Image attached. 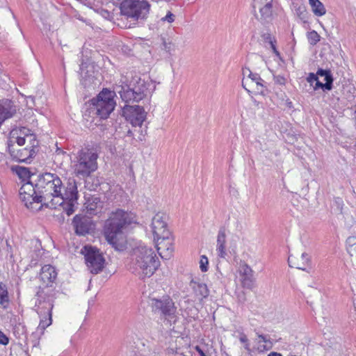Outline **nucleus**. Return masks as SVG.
<instances>
[{"mask_svg": "<svg viewBox=\"0 0 356 356\" xmlns=\"http://www.w3.org/2000/svg\"><path fill=\"white\" fill-rule=\"evenodd\" d=\"M64 186L58 175L44 172L38 176L34 182L24 183L19 191L21 200L30 209H34L33 203H41L40 208L45 207L56 209L63 203L61 197Z\"/></svg>", "mask_w": 356, "mask_h": 356, "instance_id": "1", "label": "nucleus"}, {"mask_svg": "<svg viewBox=\"0 0 356 356\" xmlns=\"http://www.w3.org/2000/svg\"><path fill=\"white\" fill-rule=\"evenodd\" d=\"M134 213L121 209L112 211L105 220L102 233L109 245H123L131 224L136 222Z\"/></svg>", "mask_w": 356, "mask_h": 356, "instance_id": "2", "label": "nucleus"}, {"mask_svg": "<svg viewBox=\"0 0 356 356\" xmlns=\"http://www.w3.org/2000/svg\"><path fill=\"white\" fill-rule=\"evenodd\" d=\"M120 252H127L132 259H136V265L145 277H150L160 266V261L152 247L147 246H113Z\"/></svg>", "mask_w": 356, "mask_h": 356, "instance_id": "3", "label": "nucleus"}, {"mask_svg": "<svg viewBox=\"0 0 356 356\" xmlns=\"http://www.w3.org/2000/svg\"><path fill=\"white\" fill-rule=\"evenodd\" d=\"M56 293L54 290L49 293L42 289L36 293L35 296L38 297V299L35 305L38 307V314L40 317L38 330H40L42 334L52 323V309L54 300L56 298Z\"/></svg>", "mask_w": 356, "mask_h": 356, "instance_id": "4", "label": "nucleus"}, {"mask_svg": "<svg viewBox=\"0 0 356 356\" xmlns=\"http://www.w3.org/2000/svg\"><path fill=\"white\" fill-rule=\"evenodd\" d=\"M115 96L114 91L104 88L96 98L90 101L88 108L90 114L101 119H106L115 107Z\"/></svg>", "mask_w": 356, "mask_h": 356, "instance_id": "5", "label": "nucleus"}, {"mask_svg": "<svg viewBox=\"0 0 356 356\" xmlns=\"http://www.w3.org/2000/svg\"><path fill=\"white\" fill-rule=\"evenodd\" d=\"M149 86L145 80L134 78L129 84L120 86L118 92L125 103H137L147 96Z\"/></svg>", "mask_w": 356, "mask_h": 356, "instance_id": "6", "label": "nucleus"}, {"mask_svg": "<svg viewBox=\"0 0 356 356\" xmlns=\"http://www.w3.org/2000/svg\"><path fill=\"white\" fill-rule=\"evenodd\" d=\"M98 155L92 149L85 148L78 152L74 164V173L82 178L89 177L97 169Z\"/></svg>", "mask_w": 356, "mask_h": 356, "instance_id": "7", "label": "nucleus"}, {"mask_svg": "<svg viewBox=\"0 0 356 356\" xmlns=\"http://www.w3.org/2000/svg\"><path fill=\"white\" fill-rule=\"evenodd\" d=\"M168 217L165 213H157L152 220L151 229L153 234V241L156 245L165 243L173 245L174 236L168 229L167 220Z\"/></svg>", "mask_w": 356, "mask_h": 356, "instance_id": "8", "label": "nucleus"}, {"mask_svg": "<svg viewBox=\"0 0 356 356\" xmlns=\"http://www.w3.org/2000/svg\"><path fill=\"white\" fill-rule=\"evenodd\" d=\"M150 4L146 0H122L120 4V14L134 21L147 19Z\"/></svg>", "mask_w": 356, "mask_h": 356, "instance_id": "9", "label": "nucleus"}, {"mask_svg": "<svg viewBox=\"0 0 356 356\" xmlns=\"http://www.w3.org/2000/svg\"><path fill=\"white\" fill-rule=\"evenodd\" d=\"M80 253L84 256L85 264L92 274L103 271L106 266L104 254L97 246H83Z\"/></svg>", "mask_w": 356, "mask_h": 356, "instance_id": "10", "label": "nucleus"}, {"mask_svg": "<svg viewBox=\"0 0 356 356\" xmlns=\"http://www.w3.org/2000/svg\"><path fill=\"white\" fill-rule=\"evenodd\" d=\"M151 307L154 314L168 321H171L176 316L177 307L173 300L168 295L152 298Z\"/></svg>", "mask_w": 356, "mask_h": 356, "instance_id": "11", "label": "nucleus"}, {"mask_svg": "<svg viewBox=\"0 0 356 356\" xmlns=\"http://www.w3.org/2000/svg\"><path fill=\"white\" fill-rule=\"evenodd\" d=\"M63 203L59 207H62L63 211L70 216L75 211L79 193L76 181L73 178H70L67 182L64 192L61 196Z\"/></svg>", "mask_w": 356, "mask_h": 356, "instance_id": "12", "label": "nucleus"}, {"mask_svg": "<svg viewBox=\"0 0 356 356\" xmlns=\"http://www.w3.org/2000/svg\"><path fill=\"white\" fill-rule=\"evenodd\" d=\"M122 115L129 122L133 127H138V131H141L143 136V124L146 119L147 113L143 106L135 105H125L122 108Z\"/></svg>", "mask_w": 356, "mask_h": 356, "instance_id": "13", "label": "nucleus"}, {"mask_svg": "<svg viewBox=\"0 0 356 356\" xmlns=\"http://www.w3.org/2000/svg\"><path fill=\"white\" fill-rule=\"evenodd\" d=\"M250 77L243 78L242 81V86L248 91L252 92L250 90H254L257 94L266 95L268 92L267 86L265 85L266 82L261 78L260 75L257 73H250Z\"/></svg>", "mask_w": 356, "mask_h": 356, "instance_id": "14", "label": "nucleus"}, {"mask_svg": "<svg viewBox=\"0 0 356 356\" xmlns=\"http://www.w3.org/2000/svg\"><path fill=\"white\" fill-rule=\"evenodd\" d=\"M75 233L79 236H86L95 229V224L90 218L85 215H76L72 220Z\"/></svg>", "mask_w": 356, "mask_h": 356, "instance_id": "15", "label": "nucleus"}, {"mask_svg": "<svg viewBox=\"0 0 356 356\" xmlns=\"http://www.w3.org/2000/svg\"><path fill=\"white\" fill-rule=\"evenodd\" d=\"M17 106L15 102L9 99L0 100V127L8 119L13 118L17 113Z\"/></svg>", "mask_w": 356, "mask_h": 356, "instance_id": "16", "label": "nucleus"}, {"mask_svg": "<svg viewBox=\"0 0 356 356\" xmlns=\"http://www.w3.org/2000/svg\"><path fill=\"white\" fill-rule=\"evenodd\" d=\"M254 272L250 266L245 263H242L239 266V274L241 277L243 287L251 289L254 287L255 278Z\"/></svg>", "mask_w": 356, "mask_h": 356, "instance_id": "17", "label": "nucleus"}, {"mask_svg": "<svg viewBox=\"0 0 356 356\" xmlns=\"http://www.w3.org/2000/svg\"><path fill=\"white\" fill-rule=\"evenodd\" d=\"M316 74L318 76H324V80L325 83H323L320 81H317V82L315 83L314 89L316 90L321 88L323 91L331 90L332 89L334 81L331 71L330 70H324L322 68H319L316 72Z\"/></svg>", "mask_w": 356, "mask_h": 356, "instance_id": "18", "label": "nucleus"}, {"mask_svg": "<svg viewBox=\"0 0 356 356\" xmlns=\"http://www.w3.org/2000/svg\"><path fill=\"white\" fill-rule=\"evenodd\" d=\"M8 152L10 155L19 162H26L28 159L35 156L37 150L34 149L24 148L18 149L16 152L13 149V145L8 144Z\"/></svg>", "mask_w": 356, "mask_h": 356, "instance_id": "19", "label": "nucleus"}, {"mask_svg": "<svg viewBox=\"0 0 356 356\" xmlns=\"http://www.w3.org/2000/svg\"><path fill=\"white\" fill-rule=\"evenodd\" d=\"M56 268L49 264L42 267L40 273V278L47 287L51 286L57 277Z\"/></svg>", "mask_w": 356, "mask_h": 356, "instance_id": "20", "label": "nucleus"}, {"mask_svg": "<svg viewBox=\"0 0 356 356\" xmlns=\"http://www.w3.org/2000/svg\"><path fill=\"white\" fill-rule=\"evenodd\" d=\"M298 259L299 258L296 255L291 254V252L289 251V255L288 258L289 266L293 267L294 266V267H296L298 269L305 270L306 266H308L310 263V257L307 253L302 252L300 256V259L302 260L301 264L298 262Z\"/></svg>", "mask_w": 356, "mask_h": 356, "instance_id": "21", "label": "nucleus"}, {"mask_svg": "<svg viewBox=\"0 0 356 356\" xmlns=\"http://www.w3.org/2000/svg\"><path fill=\"white\" fill-rule=\"evenodd\" d=\"M86 213L95 216L102 213L103 202L99 197L92 196L87 201Z\"/></svg>", "mask_w": 356, "mask_h": 356, "instance_id": "22", "label": "nucleus"}, {"mask_svg": "<svg viewBox=\"0 0 356 356\" xmlns=\"http://www.w3.org/2000/svg\"><path fill=\"white\" fill-rule=\"evenodd\" d=\"M191 286H192L195 296L200 300H202L209 296V290L208 289L206 284L193 280L191 282Z\"/></svg>", "mask_w": 356, "mask_h": 356, "instance_id": "23", "label": "nucleus"}, {"mask_svg": "<svg viewBox=\"0 0 356 356\" xmlns=\"http://www.w3.org/2000/svg\"><path fill=\"white\" fill-rule=\"evenodd\" d=\"M343 95L346 99L351 104L350 109L353 111V119L356 126V89L353 86H347L343 90Z\"/></svg>", "mask_w": 356, "mask_h": 356, "instance_id": "24", "label": "nucleus"}, {"mask_svg": "<svg viewBox=\"0 0 356 356\" xmlns=\"http://www.w3.org/2000/svg\"><path fill=\"white\" fill-rule=\"evenodd\" d=\"M12 170L18 175L22 181L24 183L31 181L30 179L33 174L31 172L29 168L16 165L12 168Z\"/></svg>", "mask_w": 356, "mask_h": 356, "instance_id": "25", "label": "nucleus"}, {"mask_svg": "<svg viewBox=\"0 0 356 356\" xmlns=\"http://www.w3.org/2000/svg\"><path fill=\"white\" fill-rule=\"evenodd\" d=\"M163 259H170L174 252V246H154L152 248Z\"/></svg>", "mask_w": 356, "mask_h": 356, "instance_id": "26", "label": "nucleus"}, {"mask_svg": "<svg viewBox=\"0 0 356 356\" xmlns=\"http://www.w3.org/2000/svg\"><path fill=\"white\" fill-rule=\"evenodd\" d=\"M9 296L7 286L3 282H0V305L3 309H7L9 305Z\"/></svg>", "mask_w": 356, "mask_h": 356, "instance_id": "27", "label": "nucleus"}, {"mask_svg": "<svg viewBox=\"0 0 356 356\" xmlns=\"http://www.w3.org/2000/svg\"><path fill=\"white\" fill-rule=\"evenodd\" d=\"M309 3L315 15L321 17L326 13L324 5L319 0H309Z\"/></svg>", "mask_w": 356, "mask_h": 356, "instance_id": "28", "label": "nucleus"}, {"mask_svg": "<svg viewBox=\"0 0 356 356\" xmlns=\"http://www.w3.org/2000/svg\"><path fill=\"white\" fill-rule=\"evenodd\" d=\"M261 18L264 20H268L271 18L273 14L272 2L266 3L262 8L259 9Z\"/></svg>", "mask_w": 356, "mask_h": 356, "instance_id": "29", "label": "nucleus"}, {"mask_svg": "<svg viewBox=\"0 0 356 356\" xmlns=\"http://www.w3.org/2000/svg\"><path fill=\"white\" fill-rule=\"evenodd\" d=\"M14 336L18 339L26 338V328L25 325L18 323L16 324L13 330Z\"/></svg>", "mask_w": 356, "mask_h": 356, "instance_id": "30", "label": "nucleus"}, {"mask_svg": "<svg viewBox=\"0 0 356 356\" xmlns=\"http://www.w3.org/2000/svg\"><path fill=\"white\" fill-rule=\"evenodd\" d=\"M136 133H138L139 136L138 137V140L142 141L144 138L145 135L147 134L146 127L143 129V136H141V131H138V127H134L133 129H129L126 134V137L131 138V140H134V136L136 135Z\"/></svg>", "mask_w": 356, "mask_h": 356, "instance_id": "31", "label": "nucleus"}, {"mask_svg": "<svg viewBox=\"0 0 356 356\" xmlns=\"http://www.w3.org/2000/svg\"><path fill=\"white\" fill-rule=\"evenodd\" d=\"M307 38L309 43L314 46L320 41L321 36L316 31L313 30L307 32Z\"/></svg>", "mask_w": 356, "mask_h": 356, "instance_id": "32", "label": "nucleus"}, {"mask_svg": "<svg viewBox=\"0 0 356 356\" xmlns=\"http://www.w3.org/2000/svg\"><path fill=\"white\" fill-rule=\"evenodd\" d=\"M26 141H28L29 143V145H27L28 148L34 149L35 150H37L39 143L38 140L36 139V136L34 134L30 135Z\"/></svg>", "mask_w": 356, "mask_h": 356, "instance_id": "33", "label": "nucleus"}, {"mask_svg": "<svg viewBox=\"0 0 356 356\" xmlns=\"http://www.w3.org/2000/svg\"><path fill=\"white\" fill-rule=\"evenodd\" d=\"M226 229L225 227H220L217 237L218 245H225L226 240Z\"/></svg>", "mask_w": 356, "mask_h": 356, "instance_id": "34", "label": "nucleus"}, {"mask_svg": "<svg viewBox=\"0 0 356 356\" xmlns=\"http://www.w3.org/2000/svg\"><path fill=\"white\" fill-rule=\"evenodd\" d=\"M209 260L205 255H202L200 260V268L202 272H207L208 270Z\"/></svg>", "mask_w": 356, "mask_h": 356, "instance_id": "35", "label": "nucleus"}, {"mask_svg": "<svg viewBox=\"0 0 356 356\" xmlns=\"http://www.w3.org/2000/svg\"><path fill=\"white\" fill-rule=\"evenodd\" d=\"M296 14L300 17V19H301L302 20H303L304 22H306L305 19L307 17V12L306 10L305 7V6H299L298 8H296Z\"/></svg>", "mask_w": 356, "mask_h": 356, "instance_id": "36", "label": "nucleus"}, {"mask_svg": "<svg viewBox=\"0 0 356 356\" xmlns=\"http://www.w3.org/2000/svg\"><path fill=\"white\" fill-rule=\"evenodd\" d=\"M226 248L227 246H218L217 251L218 255L220 257L225 259L226 257L228 255Z\"/></svg>", "mask_w": 356, "mask_h": 356, "instance_id": "37", "label": "nucleus"}, {"mask_svg": "<svg viewBox=\"0 0 356 356\" xmlns=\"http://www.w3.org/2000/svg\"><path fill=\"white\" fill-rule=\"evenodd\" d=\"M19 134L21 135H23L24 137H26L28 139L29 136L31 135L33 133L31 129H27L25 127H22L19 129Z\"/></svg>", "mask_w": 356, "mask_h": 356, "instance_id": "38", "label": "nucleus"}, {"mask_svg": "<svg viewBox=\"0 0 356 356\" xmlns=\"http://www.w3.org/2000/svg\"><path fill=\"white\" fill-rule=\"evenodd\" d=\"M307 81L308 83H309L312 85L314 82L316 83L317 81H319V80H318V77L316 73L314 74V73L311 72L309 74L308 76L307 77Z\"/></svg>", "mask_w": 356, "mask_h": 356, "instance_id": "39", "label": "nucleus"}, {"mask_svg": "<svg viewBox=\"0 0 356 356\" xmlns=\"http://www.w3.org/2000/svg\"><path fill=\"white\" fill-rule=\"evenodd\" d=\"M9 343V338L0 330V344L6 346Z\"/></svg>", "mask_w": 356, "mask_h": 356, "instance_id": "40", "label": "nucleus"}, {"mask_svg": "<svg viewBox=\"0 0 356 356\" xmlns=\"http://www.w3.org/2000/svg\"><path fill=\"white\" fill-rule=\"evenodd\" d=\"M175 15L172 14L170 11H168L165 17H163L161 20L163 22L167 21L169 23H172L175 21Z\"/></svg>", "mask_w": 356, "mask_h": 356, "instance_id": "41", "label": "nucleus"}, {"mask_svg": "<svg viewBox=\"0 0 356 356\" xmlns=\"http://www.w3.org/2000/svg\"><path fill=\"white\" fill-rule=\"evenodd\" d=\"M163 49L169 53L171 51L174 46V44L171 42H166L164 39H163Z\"/></svg>", "mask_w": 356, "mask_h": 356, "instance_id": "42", "label": "nucleus"}, {"mask_svg": "<svg viewBox=\"0 0 356 356\" xmlns=\"http://www.w3.org/2000/svg\"><path fill=\"white\" fill-rule=\"evenodd\" d=\"M274 81L277 84L283 86L286 83V79L283 76L277 75L274 76Z\"/></svg>", "mask_w": 356, "mask_h": 356, "instance_id": "43", "label": "nucleus"}, {"mask_svg": "<svg viewBox=\"0 0 356 356\" xmlns=\"http://www.w3.org/2000/svg\"><path fill=\"white\" fill-rule=\"evenodd\" d=\"M262 38L266 42H269L270 44L274 42L271 38V35L269 33H266L261 35Z\"/></svg>", "mask_w": 356, "mask_h": 356, "instance_id": "44", "label": "nucleus"}, {"mask_svg": "<svg viewBox=\"0 0 356 356\" xmlns=\"http://www.w3.org/2000/svg\"><path fill=\"white\" fill-rule=\"evenodd\" d=\"M26 140H28L26 137L24 136H17L16 138V142L18 145L22 146L25 145Z\"/></svg>", "mask_w": 356, "mask_h": 356, "instance_id": "45", "label": "nucleus"}, {"mask_svg": "<svg viewBox=\"0 0 356 356\" xmlns=\"http://www.w3.org/2000/svg\"><path fill=\"white\" fill-rule=\"evenodd\" d=\"M250 73H252V72H251V70L249 68L245 67V68L243 69V74L244 76V78L250 77V76H249Z\"/></svg>", "mask_w": 356, "mask_h": 356, "instance_id": "46", "label": "nucleus"}, {"mask_svg": "<svg viewBox=\"0 0 356 356\" xmlns=\"http://www.w3.org/2000/svg\"><path fill=\"white\" fill-rule=\"evenodd\" d=\"M275 41L271 42L270 44V47L271 49H273V52L275 53V55L277 56H280V52L277 51V48H276V46L275 44Z\"/></svg>", "mask_w": 356, "mask_h": 356, "instance_id": "47", "label": "nucleus"}, {"mask_svg": "<svg viewBox=\"0 0 356 356\" xmlns=\"http://www.w3.org/2000/svg\"><path fill=\"white\" fill-rule=\"evenodd\" d=\"M347 243H349V245H355L356 244V237H355V236L349 237L347 239Z\"/></svg>", "mask_w": 356, "mask_h": 356, "instance_id": "48", "label": "nucleus"}, {"mask_svg": "<svg viewBox=\"0 0 356 356\" xmlns=\"http://www.w3.org/2000/svg\"><path fill=\"white\" fill-rule=\"evenodd\" d=\"M355 246H348L347 247V252L350 254V255L352 257L353 256V254H356V252L354 250V248Z\"/></svg>", "mask_w": 356, "mask_h": 356, "instance_id": "49", "label": "nucleus"}, {"mask_svg": "<svg viewBox=\"0 0 356 356\" xmlns=\"http://www.w3.org/2000/svg\"><path fill=\"white\" fill-rule=\"evenodd\" d=\"M240 339V341H241V343H247V342L248 341V338H247L246 335H245V334H242L241 335V337H240V339Z\"/></svg>", "mask_w": 356, "mask_h": 356, "instance_id": "50", "label": "nucleus"}, {"mask_svg": "<svg viewBox=\"0 0 356 356\" xmlns=\"http://www.w3.org/2000/svg\"><path fill=\"white\" fill-rule=\"evenodd\" d=\"M194 348L198 353L200 356L205 353L204 351L199 346H195Z\"/></svg>", "mask_w": 356, "mask_h": 356, "instance_id": "51", "label": "nucleus"}, {"mask_svg": "<svg viewBox=\"0 0 356 356\" xmlns=\"http://www.w3.org/2000/svg\"><path fill=\"white\" fill-rule=\"evenodd\" d=\"M257 337L261 339L264 342H267L268 341V339L266 338V336L264 335V334H260L259 333L257 332Z\"/></svg>", "mask_w": 356, "mask_h": 356, "instance_id": "52", "label": "nucleus"}, {"mask_svg": "<svg viewBox=\"0 0 356 356\" xmlns=\"http://www.w3.org/2000/svg\"><path fill=\"white\" fill-rule=\"evenodd\" d=\"M267 356H282V355L277 352H270Z\"/></svg>", "mask_w": 356, "mask_h": 356, "instance_id": "53", "label": "nucleus"}, {"mask_svg": "<svg viewBox=\"0 0 356 356\" xmlns=\"http://www.w3.org/2000/svg\"><path fill=\"white\" fill-rule=\"evenodd\" d=\"M39 345V340L38 339H36L35 341H33V348L37 347Z\"/></svg>", "mask_w": 356, "mask_h": 356, "instance_id": "54", "label": "nucleus"}, {"mask_svg": "<svg viewBox=\"0 0 356 356\" xmlns=\"http://www.w3.org/2000/svg\"><path fill=\"white\" fill-rule=\"evenodd\" d=\"M244 348H245L246 350H250V344H249L248 341L247 343H245V346H244Z\"/></svg>", "mask_w": 356, "mask_h": 356, "instance_id": "55", "label": "nucleus"}, {"mask_svg": "<svg viewBox=\"0 0 356 356\" xmlns=\"http://www.w3.org/2000/svg\"><path fill=\"white\" fill-rule=\"evenodd\" d=\"M254 13H256V6L254 3L252 5Z\"/></svg>", "mask_w": 356, "mask_h": 356, "instance_id": "56", "label": "nucleus"}, {"mask_svg": "<svg viewBox=\"0 0 356 356\" xmlns=\"http://www.w3.org/2000/svg\"><path fill=\"white\" fill-rule=\"evenodd\" d=\"M336 202H337V203H340V202H342V200H341V198L338 197V198H337Z\"/></svg>", "mask_w": 356, "mask_h": 356, "instance_id": "57", "label": "nucleus"}, {"mask_svg": "<svg viewBox=\"0 0 356 356\" xmlns=\"http://www.w3.org/2000/svg\"><path fill=\"white\" fill-rule=\"evenodd\" d=\"M29 99H30L33 102H34V99H35V98H34V97L31 96V97H29Z\"/></svg>", "mask_w": 356, "mask_h": 356, "instance_id": "58", "label": "nucleus"}, {"mask_svg": "<svg viewBox=\"0 0 356 356\" xmlns=\"http://www.w3.org/2000/svg\"><path fill=\"white\" fill-rule=\"evenodd\" d=\"M149 356H161V355L159 354L154 353V354L150 355Z\"/></svg>", "mask_w": 356, "mask_h": 356, "instance_id": "59", "label": "nucleus"}, {"mask_svg": "<svg viewBox=\"0 0 356 356\" xmlns=\"http://www.w3.org/2000/svg\"><path fill=\"white\" fill-rule=\"evenodd\" d=\"M40 251H44V250H43V248H42V246H41V248H40H40H38V252H39V253H40Z\"/></svg>", "mask_w": 356, "mask_h": 356, "instance_id": "60", "label": "nucleus"}, {"mask_svg": "<svg viewBox=\"0 0 356 356\" xmlns=\"http://www.w3.org/2000/svg\"><path fill=\"white\" fill-rule=\"evenodd\" d=\"M287 104H288V106H289V107H291V105H292V103L290 102H289Z\"/></svg>", "mask_w": 356, "mask_h": 356, "instance_id": "61", "label": "nucleus"}, {"mask_svg": "<svg viewBox=\"0 0 356 356\" xmlns=\"http://www.w3.org/2000/svg\"><path fill=\"white\" fill-rule=\"evenodd\" d=\"M200 356H207V355L204 353V354H203V355H202Z\"/></svg>", "mask_w": 356, "mask_h": 356, "instance_id": "62", "label": "nucleus"}, {"mask_svg": "<svg viewBox=\"0 0 356 356\" xmlns=\"http://www.w3.org/2000/svg\"><path fill=\"white\" fill-rule=\"evenodd\" d=\"M0 241H1V238H0Z\"/></svg>", "mask_w": 356, "mask_h": 356, "instance_id": "63", "label": "nucleus"}]
</instances>
